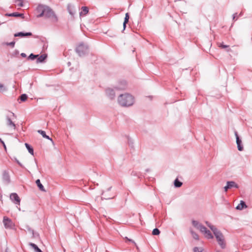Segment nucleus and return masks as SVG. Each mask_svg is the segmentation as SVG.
<instances>
[{
  "instance_id": "nucleus-1",
  "label": "nucleus",
  "mask_w": 252,
  "mask_h": 252,
  "mask_svg": "<svg viewBox=\"0 0 252 252\" xmlns=\"http://www.w3.org/2000/svg\"><path fill=\"white\" fill-rule=\"evenodd\" d=\"M36 11L39 13L37 15V18L44 17L49 19L52 23H57L58 21V17L54 11L48 6L39 4L36 8Z\"/></svg>"
},
{
  "instance_id": "nucleus-2",
  "label": "nucleus",
  "mask_w": 252,
  "mask_h": 252,
  "mask_svg": "<svg viewBox=\"0 0 252 252\" xmlns=\"http://www.w3.org/2000/svg\"><path fill=\"white\" fill-rule=\"evenodd\" d=\"M118 102L123 107H129L134 104V98L130 94L125 93L118 96Z\"/></svg>"
},
{
  "instance_id": "nucleus-3",
  "label": "nucleus",
  "mask_w": 252,
  "mask_h": 252,
  "mask_svg": "<svg viewBox=\"0 0 252 252\" xmlns=\"http://www.w3.org/2000/svg\"><path fill=\"white\" fill-rule=\"evenodd\" d=\"M213 233L219 246L221 249H225L226 247V243L223 234L218 229L213 232Z\"/></svg>"
},
{
  "instance_id": "nucleus-4",
  "label": "nucleus",
  "mask_w": 252,
  "mask_h": 252,
  "mask_svg": "<svg viewBox=\"0 0 252 252\" xmlns=\"http://www.w3.org/2000/svg\"><path fill=\"white\" fill-rule=\"evenodd\" d=\"M75 50L80 57H83L88 53L89 47L87 44L81 43L78 45Z\"/></svg>"
},
{
  "instance_id": "nucleus-5",
  "label": "nucleus",
  "mask_w": 252,
  "mask_h": 252,
  "mask_svg": "<svg viewBox=\"0 0 252 252\" xmlns=\"http://www.w3.org/2000/svg\"><path fill=\"white\" fill-rule=\"evenodd\" d=\"M10 198L15 204L20 205V199L16 193H12L10 195Z\"/></svg>"
},
{
  "instance_id": "nucleus-6",
  "label": "nucleus",
  "mask_w": 252,
  "mask_h": 252,
  "mask_svg": "<svg viewBox=\"0 0 252 252\" xmlns=\"http://www.w3.org/2000/svg\"><path fill=\"white\" fill-rule=\"evenodd\" d=\"M106 95L111 99H113L115 97V90L111 88H107L106 91Z\"/></svg>"
},
{
  "instance_id": "nucleus-7",
  "label": "nucleus",
  "mask_w": 252,
  "mask_h": 252,
  "mask_svg": "<svg viewBox=\"0 0 252 252\" xmlns=\"http://www.w3.org/2000/svg\"><path fill=\"white\" fill-rule=\"evenodd\" d=\"M235 135L236 136V143L237 145L238 150L240 151H242L243 150V147L242 145V141L239 138L237 131L235 132Z\"/></svg>"
},
{
  "instance_id": "nucleus-8",
  "label": "nucleus",
  "mask_w": 252,
  "mask_h": 252,
  "mask_svg": "<svg viewBox=\"0 0 252 252\" xmlns=\"http://www.w3.org/2000/svg\"><path fill=\"white\" fill-rule=\"evenodd\" d=\"M6 125L7 126L12 129H16V125L15 124L12 122L11 118L8 116H6Z\"/></svg>"
},
{
  "instance_id": "nucleus-9",
  "label": "nucleus",
  "mask_w": 252,
  "mask_h": 252,
  "mask_svg": "<svg viewBox=\"0 0 252 252\" xmlns=\"http://www.w3.org/2000/svg\"><path fill=\"white\" fill-rule=\"evenodd\" d=\"M192 224L194 227L199 229L200 231L202 230V229L205 230V226L197 220H192Z\"/></svg>"
},
{
  "instance_id": "nucleus-10",
  "label": "nucleus",
  "mask_w": 252,
  "mask_h": 252,
  "mask_svg": "<svg viewBox=\"0 0 252 252\" xmlns=\"http://www.w3.org/2000/svg\"><path fill=\"white\" fill-rule=\"evenodd\" d=\"M3 222L6 228H11L12 226V222L11 220L6 217H4Z\"/></svg>"
},
{
  "instance_id": "nucleus-11",
  "label": "nucleus",
  "mask_w": 252,
  "mask_h": 252,
  "mask_svg": "<svg viewBox=\"0 0 252 252\" xmlns=\"http://www.w3.org/2000/svg\"><path fill=\"white\" fill-rule=\"evenodd\" d=\"M32 35V33L31 32H19L17 33H15L14 34V37H24L26 36H30Z\"/></svg>"
},
{
  "instance_id": "nucleus-12",
  "label": "nucleus",
  "mask_w": 252,
  "mask_h": 252,
  "mask_svg": "<svg viewBox=\"0 0 252 252\" xmlns=\"http://www.w3.org/2000/svg\"><path fill=\"white\" fill-rule=\"evenodd\" d=\"M2 180L6 184H9L10 182V176L7 171H4L2 173Z\"/></svg>"
},
{
  "instance_id": "nucleus-13",
  "label": "nucleus",
  "mask_w": 252,
  "mask_h": 252,
  "mask_svg": "<svg viewBox=\"0 0 252 252\" xmlns=\"http://www.w3.org/2000/svg\"><path fill=\"white\" fill-rule=\"evenodd\" d=\"M200 232L204 233L205 237L207 239H213L214 236L211 233V231L207 230L206 227H205V230H201Z\"/></svg>"
},
{
  "instance_id": "nucleus-14",
  "label": "nucleus",
  "mask_w": 252,
  "mask_h": 252,
  "mask_svg": "<svg viewBox=\"0 0 252 252\" xmlns=\"http://www.w3.org/2000/svg\"><path fill=\"white\" fill-rule=\"evenodd\" d=\"M67 10L70 15L72 16H74L76 13V9L74 5L68 4L67 5Z\"/></svg>"
},
{
  "instance_id": "nucleus-15",
  "label": "nucleus",
  "mask_w": 252,
  "mask_h": 252,
  "mask_svg": "<svg viewBox=\"0 0 252 252\" xmlns=\"http://www.w3.org/2000/svg\"><path fill=\"white\" fill-rule=\"evenodd\" d=\"M47 55L46 54H42L41 56H38L37 58L36 63H42L47 59Z\"/></svg>"
},
{
  "instance_id": "nucleus-16",
  "label": "nucleus",
  "mask_w": 252,
  "mask_h": 252,
  "mask_svg": "<svg viewBox=\"0 0 252 252\" xmlns=\"http://www.w3.org/2000/svg\"><path fill=\"white\" fill-rule=\"evenodd\" d=\"M37 132L40 134L43 137L47 139L48 140H50L51 141L53 142V141L51 138H50L48 135H46V132L45 131H43L42 130H38Z\"/></svg>"
},
{
  "instance_id": "nucleus-17",
  "label": "nucleus",
  "mask_w": 252,
  "mask_h": 252,
  "mask_svg": "<svg viewBox=\"0 0 252 252\" xmlns=\"http://www.w3.org/2000/svg\"><path fill=\"white\" fill-rule=\"evenodd\" d=\"M227 184L229 186V189H231L233 188L238 189L239 188V186L234 181H227Z\"/></svg>"
},
{
  "instance_id": "nucleus-18",
  "label": "nucleus",
  "mask_w": 252,
  "mask_h": 252,
  "mask_svg": "<svg viewBox=\"0 0 252 252\" xmlns=\"http://www.w3.org/2000/svg\"><path fill=\"white\" fill-rule=\"evenodd\" d=\"M247 205L244 201L241 200L240 203L236 207V209L239 210H242L244 208H247Z\"/></svg>"
},
{
  "instance_id": "nucleus-19",
  "label": "nucleus",
  "mask_w": 252,
  "mask_h": 252,
  "mask_svg": "<svg viewBox=\"0 0 252 252\" xmlns=\"http://www.w3.org/2000/svg\"><path fill=\"white\" fill-rule=\"evenodd\" d=\"M129 18V16L128 13H126L125 15V17L124 19V21L123 23V30L124 31L126 28V25L128 22V20Z\"/></svg>"
},
{
  "instance_id": "nucleus-20",
  "label": "nucleus",
  "mask_w": 252,
  "mask_h": 252,
  "mask_svg": "<svg viewBox=\"0 0 252 252\" xmlns=\"http://www.w3.org/2000/svg\"><path fill=\"white\" fill-rule=\"evenodd\" d=\"M29 245L34 249L35 252H43L35 244L30 243Z\"/></svg>"
},
{
  "instance_id": "nucleus-21",
  "label": "nucleus",
  "mask_w": 252,
  "mask_h": 252,
  "mask_svg": "<svg viewBox=\"0 0 252 252\" xmlns=\"http://www.w3.org/2000/svg\"><path fill=\"white\" fill-rule=\"evenodd\" d=\"M82 11L80 12V15H86L89 12V9L87 6H83L81 8Z\"/></svg>"
},
{
  "instance_id": "nucleus-22",
  "label": "nucleus",
  "mask_w": 252,
  "mask_h": 252,
  "mask_svg": "<svg viewBox=\"0 0 252 252\" xmlns=\"http://www.w3.org/2000/svg\"><path fill=\"white\" fill-rule=\"evenodd\" d=\"M6 15L10 17H22L23 18H24V15L23 14L19 13L17 12H14L10 14H6Z\"/></svg>"
},
{
  "instance_id": "nucleus-23",
  "label": "nucleus",
  "mask_w": 252,
  "mask_h": 252,
  "mask_svg": "<svg viewBox=\"0 0 252 252\" xmlns=\"http://www.w3.org/2000/svg\"><path fill=\"white\" fill-rule=\"evenodd\" d=\"M205 223L207 225V226H208L210 228V229L213 231V232L218 229L215 226L212 225L208 221H206Z\"/></svg>"
},
{
  "instance_id": "nucleus-24",
  "label": "nucleus",
  "mask_w": 252,
  "mask_h": 252,
  "mask_svg": "<svg viewBox=\"0 0 252 252\" xmlns=\"http://www.w3.org/2000/svg\"><path fill=\"white\" fill-rule=\"evenodd\" d=\"M35 182H36V184L37 187H38V188L40 190H41V191H45L44 188L43 186L42 185V184L40 183V181L39 179H37Z\"/></svg>"
},
{
  "instance_id": "nucleus-25",
  "label": "nucleus",
  "mask_w": 252,
  "mask_h": 252,
  "mask_svg": "<svg viewBox=\"0 0 252 252\" xmlns=\"http://www.w3.org/2000/svg\"><path fill=\"white\" fill-rule=\"evenodd\" d=\"M183 185L182 182L180 181L178 178H176L174 182V185L176 188H180Z\"/></svg>"
},
{
  "instance_id": "nucleus-26",
  "label": "nucleus",
  "mask_w": 252,
  "mask_h": 252,
  "mask_svg": "<svg viewBox=\"0 0 252 252\" xmlns=\"http://www.w3.org/2000/svg\"><path fill=\"white\" fill-rule=\"evenodd\" d=\"M25 145L27 150H28L29 152L32 155H33V149L32 147L27 143L25 144Z\"/></svg>"
},
{
  "instance_id": "nucleus-27",
  "label": "nucleus",
  "mask_w": 252,
  "mask_h": 252,
  "mask_svg": "<svg viewBox=\"0 0 252 252\" xmlns=\"http://www.w3.org/2000/svg\"><path fill=\"white\" fill-rule=\"evenodd\" d=\"M190 232L192 236V237L195 239V240H198L199 239V236L198 234L193 231V230L191 228H190L189 229Z\"/></svg>"
},
{
  "instance_id": "nucleus-28",
  "label": "nucleus",
  "mask_w": 252,
  "mask_h": 252,
  "mask_svg": "<svg viewBox=\"0 0 252 252\" xmlns=\"http://www.w3.org/2000/svg\"><path fill=\"white\" fill-rule=\"evenodd\" d=\"M38 55H34L32 53H31L28 57V59L33 60L37 58L38 57Z\"/></svg>"
},
{
  "instance_id": "nucleus-29",
  "label": "nucleus",
  "mask_w": 252,
  "mask_h": 252,
  "mask_svg": "<svg viewBox=\"0 0 252 252\" xmlns=\"http://www.w3.org/2000/svg\"><path fill=\"white\" fill-rule=\"evenodd\" d=\"M160 231L157 228H156L155 229H153V231H152V234L153 235H158L160 234Z\"/></svg>"
},
{
  "instance_id": "nucleus-30",
  "label": "nucleus",
  "mask_w": 252,
  "mask_h": 252,
  "mask_svg": "<svg viewBox=\"0 0 252 252\" xmlns=\"http://www.w3.org/2000/svg\"><path fill=\"white\" fill-rule=\"evenodd\" d=\"M123 86L122 87H117L115 88L116 90H125L126 87V82L124 81L122 82Z\"/></svg>"
},
{
  "instance_id": "nucleus-31",
  "label": "nucleus",
  "mask_w": 252,
  "mask_h": 252,
  "mask_svg": "<svg viewBox=\"0 0 252 252\" xmlns=\"http://www.w3.org/2000/svg\"><path fill=\"white\" fill-rule=\"evenodd\" d=\"M193 251L194 252H204V250L201 247H194Z\"/></svg>"
},
{
  "instance_id": "nucleus-32",
  "label": "nucleus",
  "mask_w": 252,
  "mask_h": 252,
  "mask_svg": "<svg viewBox=\"0 0 252 252\" xmlns=\"http://www.w3.org/2000/svg\"><path fill=\"white\" fill-rule=\"evenodd\" d=\"M20 98L21 101H25L27 100L28 96L26 94H24L21 95Z\"/></svg>"
},
{
  "instance_id": "nucleus-33",
  "label": "nucleus",
  "mask_w": 252,
  "mask_h": 252,
  "mask_svg": "<svg viewBox=\"0 0 252 252\" xmlns=\"http://www.w3.org/2000/svg\"><path fill=\"white\" fill-rule=\"evenodd\" d=\"M15 41H12L11 42H6L4 43V44L7 45V46H11L12 48H13L14 47V45H15Z\"/></svg>"
},
{
  "instance_id": "nucleus-34",
  "label": "nucleus",
  "mask_w": 252,
  "mask_h": 252,
  "mask_svg": "<svg viewBox=\"0 0 252 252\" xmlns=\"http://www.w3.org/2000/svg\"><path fill=\"white\" fill-rule=\"evenodd\" d=\"M32 237L34 238H38L39 237V234L37 232H35L34 231L32 233Z\"/></svg>"
},
{
  "instance_id": "nucleus-35",
  "label": "nucleus",
  "mask_w": 252,
  "mask_h": 252,
  "mask_svg": "<svg viewBox=\"0 0 252 252\" xmlns=\"http://www.w3.org/2000/svg\"><path fill=\"white\" fill-rule=\"evenodd\" d=\"M14 161H15L21 167H24L23 165L16 158H14L13 159Z\"/></svg>"
},
{
  "instance_id": "nucleus-36",
  "label": "nucleus",
  "mask_w": 252,
  "mask_h": 252,
  "mask_svg": "<svg viewBox=\"0 0 252 252\" xmlns=\"http://www.w3.org/2000/svg\"><path fill=\"white\" fill-rule=\"evenodd\" d=\"M6 90V88L4 87V86L0 83V91H5Z\"/></svg>"
},
{
  "instance_id": "nucleus-37",
  "label": "nucleus",
  "mask_w": 252,
  "mask_h": 252,
  "mask_svg": "<svg viewBox=\"0 0 252 252\" xmlns=\"http://www.w3.org/2000/svg\"><path fill=\"white\" fill-rule=\"evenodd\" d=\"M26 228L27 229V230H28V231H29V233H30L31 234L32 233H33V230L32 229L30 226H26Z\"/></svg>"
},
{
  "instance_id": "nucleus-38",
  "label": "nucleus",
  "mask_w": 252,
  "mask_h": 252,
  "mask_svg": "<svg viewBox=\"0 0 252 252\" xmlns=\"http://www.w3.org/2000/svg\"><path fill=\"white\" fill-rule=\"evenodd\" d=\"M219 47H221L222 48H228L229 46L228 45H224L223 43H220V45H219Z\"/></svg>"
},
{
  "instance_id": "nucleus-39",
  "label": "nucleus",
  "mask_w": 252,
  "mask_h": 252,
  "mask_svg": "<svg viewBox=\"0 0 252 252\" xmlns=\"http://www.w3.org/2000/svg\"><path fill=\"white\" fill-rule=\"evenodd\" d=\"M131 175L133 176H138L137 172L135 171H133L131 172Z\"/></svg>"
},
{
  "instance_id": "nucleus-40",
  "label": "nucleus",
  "mask_w": 252,
  "mask_h": 252,
  "mask_svg": "<svg viewBox=\"0 0 252 252\" xmlns=\"http://www.w3.org/2000/svg\"><path fill=\"white\" fill-rule=\"evenodd\" d=\"M125 239H126V240H127L128 241H129V242H132V243L136 245V243H135V242H134L133 240H132V239H128V238L127 237H126L125 238Z\"/></svg>"
},
{
  "instance_id": "nucleus-41",
  "label": "nucleus",
  "mask_w": 252,
  "mask_h": 252,
  "mask_svg": "<svg viewBox=\"0 0 252 252\" xmlns=\"http://www.w3.org/2000/svg\"><path fill=\"white\" fill-rule=\"evenodd\" d=\"M229 189L228 185L226 184V185L224 187V190L226 192Z\"/></svg>"
},
{
  "instance_id": "nucleus-42",
  "label": "nucleus",
  "mask_w": 252,
  "mask_h": 252,
  "mask_svg": "<svg viewBox=\"0 0 252 252\" xmlns=\"http://www.w3.org/2000/svg\"><path fill=\"white\" fill-rule=\"evenodd\" d=\"M21 56L23 57V58H26L27 57V55L25 53H22L21 54Z\"/></svg>"
},
{
  "instance_id": "nucleus-43",
  "label": "nucleus",
  "mask_w": 252,
  "mask_h": 252,
  "mask_svg": "<svg viewBox=\"0 0 252 252\" xmlns=\"http://www.w3.org/2000/svg\"><path fill=\"white\" fill-rule=\"evenodd\" d=\"M237 15V13H234L233 15V19L234 20L235 19V17H236Z\"/></svg>"
},
{
  "instance_id": "nucleus-44",
  "label": "nucleus",
  "mask_w": 252,
  "mask_h": 252,
  "mask_svg": "<svg viewBox=\"0 0 252 252\" xmlns=\"http://www.w3.org/2000/svg\"><path fill=\"white\" fill-rule=\"evenodd\" d=\"M18 5H19V6H23V2H22V1H21V2L18 4Z\"/></svg>"
},
{
  "instance_id": "nucleus-45",
  "label": "nucleus",
  "mask_w": 252,
  "mask_h": 252,
  "mask_svg": "<svg viewBox=\"0 0 252 252\" xmlns=\"http://www.w3.org/2000/svg\"><path fill=\"white\" fill-rule=\"evenodd\" d=\"M105 199H110L113 198V197H104Z\"/></svg>"
},
{
  "instance_id": "nucleus-46",
  "label": "nucleus",
  "mask_w": 252,
  "mask_h": 252,
  "mask_svg": "<svg viewBox=\"0 0 252 252\" xmlns=\"http://www.w3.org/2000/svg\"><path fill=\"white\" fill-rule=\"evenodd\" d=\"M2 145H3V147L5 149H6V146L5 145V143L3 142V143H2Z\"/></svg>"
},
{
  "instance_id": "nucleus-47",
  "label": "nucleus",
  "mask_w": 252,
  "mask_h": 252,
  "mask_svg": "<svg viewBox=\"0 0 252 252\" xmlns=\"http://www.w3.org/2000/svg\"><path fill=\"white\" fill-rule=\"evenodd\" d=\"M11 114H12V116H13V117H16V116H15V114H14V113L11 112Z\"/></svg>"
},
{
  "instance_id": "nucleus-48",
  "label": "nucleus",
  "mask_w": 252,
  "mask_h": 252,
  "mask_svg": "<svg viewBox=\"0 0 252 252\" xmlns=\"http://www.w3.org/2000/svg\"><path fill=\"white\" fill-rule=\"evenodd\" d=\"M0 142L1 143H3L4 142L1 140V139L0 138Z\"/></svg>"
},
{
  "instance_id": "nucleus-49",
  "label": "nucleus",
  "mask_w": 252,
  "mask_h": 252,
  "mask_svg": "<svg viewBox=\"0 0 252 252\" xmlns=\"http://www.w3.org/2000/svg\"><path fill=\"white\" fill-rule=\"evenodd\" d=\"M5 252H8V249L6 248Z\"/></svg>"
},
{
  "instance_id": "nucleus-50",
  "label": "nucleus",
  "mask_w": 252,
  "mask_h": 252,
  "mask_svg": "<svg viewBox=\"0 0 252 252\" xmlns=\"http://www.w3.org/2000/svg\"><path fill=\"white\" fill-rule=\"evenodd\" d=\"M146 172H149L150 171L149 169H147L146 170Z\"/></svg>"
},
{
  "instance_id": "nucleus-51",
  "label": "nucleus",
  "mask_w": 252,
  "mask_h": 252,
  "mask_svg": "<svg viewBox=\"0 0 252 252\" xmlns=\"http://www.w3.org/2000/svg\"><path fill=\"white\" fill-rule=\"evenodd\" d=\"M111 189V187H110L109 188H108L107 189L108 191H109Z\"/></svg>"
},
{
  "instance_id": "nucleus-52",
  "label": "nucleus",
  "mask_w": 252,
  "mask_h": 252,
  "mask_svg": "<svg viewBox=\"0 0 252 252\" xmlns=\"http://www.w3.org/2000/svg\"><path fill=\"white\" fill-rule=\"evenodd\" d=\"M132 142H131V143H130V142L129 143V145L131 146H132Z\"/></svg>"
},
{
  "instance_id": "nucleus-53",
  "label": "nucleus",
  "mask_w": 252,
  "mask_h": 252,
  "mask_svg": "<svg viewBox=\"0 0 252 252\" xmlns=\"http://www.w3.org/2000/svg\"><path fill=\"white\" fill-rule=\"evenodd\" d=\"M242 13L241 12V13H240L239 16H242Z\"/></svg>"
},
{
  "instance_id": "nucleus-54",
  "label": "nucleus",
  "mask_w": 252,
  "mask_h": 252,
  "mask_svg": "<svg viewBox=\"0 0 252 252\" xmlns=\"http://www.w3.org/2000/svg\"><path fill=\"white\" fill-rule=\"evenodd\" d=\"M219 252V251H218V252Z\"/></svg>"
},
{
  "instance_id": "nucleus-55",
  "label": "nucleus",
  "mask_w": 252,
  "mask_h": 252,
  "mask_svg": "<svg viewBox=\"0 0 252 252\" xmlns=\"http://www.w3.org/2000/svg\"><path fill=\"white\" fill-rule=\"evenodd\" d=\"M1 24L0 23V25H1Z\"/></svg>"
}]
</instances>
